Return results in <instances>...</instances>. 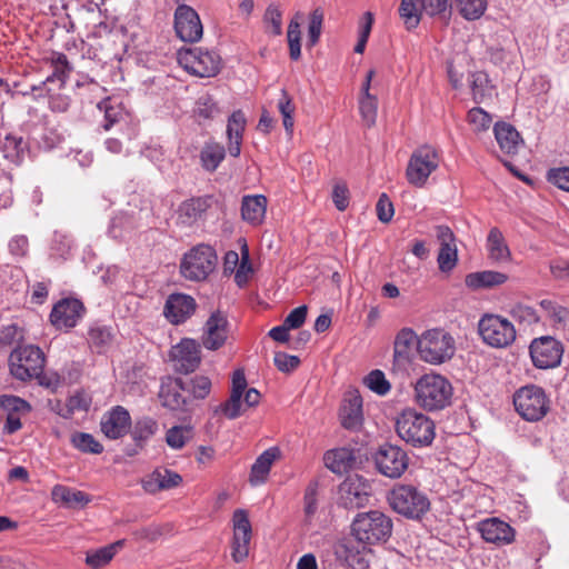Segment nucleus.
I'll return each mask as SVG.
<instances>
[{"label":"nucleus","mask_w":569,"mask_h":569,"mask_svg":"<svg viewBox=\"0 0 569 569\" xmlns=\"http://www.w3.org/2000/svg\"><path fill=\"white\" fill-rule=\"evenodd\" d=\"M174 30L184 42H197L203 34L202 23L194 9L180 4L174 12Z\"/></svg>","instance_id":"nucleus-15"},{"label":"nucleus","mask_w":569,"mask_h":569,"mask_svg":"<svg viewBox=\"0 0 569 569\" xmlns=\"http://www.w3.org/2000/svg\"><path fill=\"white\" fill-rule=\"evenodd\" d=\"M184 387L191 401L192 399H204L210 392L211 382L207 377L197 376L192 379H186Z\"/></svg>","instance_id":"nucleus-50"},{"label":"nucleus","mask_w":569,"mask_h":569,"mask_svg":"<svg viewBox=\"0 0 569 569\" xmlns=\"http://www.w3.org/2000/svg\"><path fill=\"white\" fill-rule=\"evenodd\" d=\"M370 485L367 479L353 475L347 477L339 486V502L345 508H361L368 502Z\"/></svg>","instance_id":"nucleus-13"},{"label":"nucleus","mask_w":569,"mask_h":569,"mask_svg":"<svg viewBox=\"0 0 569 569\" xmlns=\"http://www.w3.org/2000/svg\"><path fill=\"white\" fill-rule=\"evenodd\" d=\"M30 406L16 396H0V423L4 427H21L22 417L29 413Z\"/></svg>","instance_id":"nucleus-24"},{"label":"nucleus","mask_w":569,"mask_h":569,"mask_svg":"<svg viewBox=\"0 0 569 569\" xmlns=\"http://www.w3.org/2000/svg\"><path fill=\"white\" fill-rule=\"evenodd\" d=\"M481 537L497 546L509 545L515 540V529L498 518H488L478 523Z\"/></svg>","instance_id":"nucleus-21"},{"label":"nucleus","mask_w":569,"mask_h":569,"mask_svg":"<svg viewBox=\"0 0 569 569\" xmlns=\"http://www.w3.org/2000/svg\"><path fill=\"white\" fill-rule=\"evenodd\" d=\"M194 112L199 118L213 119L220 110L211 96L203 94L197 100Z\"/></svg>","instance_id":"nucleus-59"},{"label":"nucleus","mask_w":569,"mask_h":569,"mask_svg":"<svg viewBox=\"0 0 569 569\" xmlns=\"http://www.w3.org/2000/svg\"><path fill=\"white\" fill-rule=\"evenodd\" d=\"M438 151L431 146L417 148L408 162L406 178L415 187L421 188L426 184L430 174L439 167Z\"/></svg>","instance_id":"nucleus-9"},{"label":"nucleus","mask_w":569,"mask_h":569,"mask_svg":"<svg viewBox=\"0 0 569 569\" xmlns=\"http://www.w3.org/2000/svg\"><path fill=\"white\" fill-rule=\"evenodd\" d=\"M0 150L6 159L18 163L23 158L24 151L27 150V143L21 137L9 133L0 142Z\"/></svg>","instance_id":"nucleus-37"},{"label":"nucleus","mask_w":569,"mask_h":569,"mask_svg":"<svg viewBox=\"0 0 569 569\" xmlns=\"http://www.w3.org/2000/svg\"><path fill=\"white\" fill-rule=\"evenodd\" d=\"M508 280V276L503 272L493 270H483L471 272L466 276V286L473 290L492 289L502 286Z\"/></svg>","instance_id":"nucleus-29"},{"label":"nucleus","mask_w":569,"mask_h":569,"mask_svg":"<svg viewBox=\"0 0 569 569\" xmlns=\"http://www.w3.org/2000/svg\"><path fill=\"white\" fill-rule=\"evenodd\" d=\"M278 109L282 116L283 127H284L286 131L288 133H292L293 124H295L293 117H292V114L295 112V106H293L291 99L289 98L288 93L284 90L281 91V98L278 101Z\"/></svg>","instance_id":"nucleus-58"},{"label":"nucleus","mask_w":569,"mask_h":569,"mask_svg":"<svg viewBox=\"0 0 569 569\" xmlns=\"http://www.w3.org/2000/svg\"><path fill=\"white\" fill-rule=\"evenodd\" d=\"M233 538L232 559L236 562L243 561L249 555V545L252 536V528L248 513L243 509H237L232 516Z\"/></svg>","instance_id":"nucleus-14"},{"label":"nucleus","mask_w":569,"mask_h":569,"mask_svg":"<svg viewBox=\"0 0 569 569\" xmlns=\"http://www.w3.org/2000/svg\"><path fill=\"white\" fill-rule=\"evenodd\" d=\"M52 73L48 76L47 81L51 82L58 80L63 86L69 78L72 67L69 63L67 56L60 52H52L49 58Z\"/></svg>","instance_id":"nucleus-40"},{"label":"nucleus","mask_w":569,"mask_h":569,"mask_svg":"<svg viewBox=\"0 0 569 569\" xmlns=\"http://www.w3.org/2000/svg\"><path fill=\"white\" fill-rule=\"evenodd\" d=\"M455 352L453 337L442 329H430L419 337L418 353L425 362L441 365L450 360Z\"/></svg>","instance_id":"nucleus-3"},{"label":"nucleus","mask_w":569,"mask_h":569,"mask_svg":"<svg viewBox=\"0 0 569 569\" xmlns=\"http://www.w3.org/2000/svg\"><path fill=\"white\" fill-rule=\"evenodd\" d=\"M390 507L398 513L411 518H421L430 507L427 496L410 485H397L388 495Z\"/></svg>","instance_id":"nucleus-5"},{"label":"nucleus","mask_w":569,"mask_h":569,"mask_svg":"<svg viewBox=\"0 0 569 569\" xmlns=\"http://www.w3.org/2000/svg\"><path fill=\"white\" fill-rule=\"evenodd\" d=\"M355 461V452L348 448L328 450L323 456L325 466L338 475L347 472L352 467Z\"/></svg>","instance_id":"nucleus-34"},{"label":"nucleus","mask_w":569,"mask_h":569,"mask_svg":"<svg viewBox=\"0 0 569 569\" xmlns=\"http://www.w3.org/2000/svg\"><path fill=\"white\" fill-rule=\"evenodd\" d=\"M473 100L477 103L483 102L492 96L493 87L490 83L486 72L477 71L471 74L470 79Z\"/></svg>","instance_id":"nucleus-42"},{"label":"nucleus","mask_w":569,"mask_h":569,"mask_svg":"<svg viewBox=\"0 0 569 569\" xmlns=\"http://www.w3.org/2000/svg\"><path fill=\"white\" fill-rule=\"evenodd\" d=\"M226 150L223 146L219 143H207L201 152H200V160L202 163V167L208 171H214L221 161L224 159Z\"/></svg>","instance_id":"nucleus-43"},{"label":"nucleus","mask_w":569,"mask_h":569,"mask_svg":"<svg viewBox=\"0 0 569 569\" xmlns=\"http://www.w3.org/2000/svg\"><path fill=\"white\" fill-rule=\"evenodd\" d=\"M529 352L535 367L552 369L561 363L563 346L553 337L543 336L531 341Z\"/></svg>","instance_id":"nucleus-11"},{"label":"nucleus","mask_w":569,"mask_h":569,"mask_svg":"<svg viewBox=\"0 0 569 569\" xmlns=\"http://www.w3.org/2000/svg\"><path fill=\"white\" fill-rule=\"evenodd\" d=\"M415 398L423 409L441 410L451 402L452 386L441 375L426 373L415 383Z\"/></svg>","instance_id":"nucleus-2"},{"label":"nucleus","mask_w":569,"mask_h":569,"mask_svg":"<svg viewBox=\"0 0 569 569\" xmlns=\"http://www.w3.org/2000/svg\"><path fill=\"white\" fill-rule=\"evenodd\" d=\"M229 322L227 317L220 312H212L204 323L202 346L211 351L220 349L228 338Z\"/></svg>","instance_id":"nucleus-18"},{"label":"nucleus","mask_w":569,"mask_h":569,"mask_svg":"<svg viewBox=\"0 0 569 569\" xmlns=\"http://www.w3.org/2000/svg\"><path fill=\"white\" fill-rule=\"evenodd\" d=\"M419 337L410 328L401 329L395 339L393 359L398 365H407L410 361L413 346L418 347Z\"/></svg>","instance_id":"nucleus-33"},{"label":"nucleus","mask_w":569,"mask_h":569,"mask_svg":"<svg viewBox=\"0 0 569 569\" xmlns=\"http://www.w3.org/2000/svg\"><path fill=\"white\" fill-rule=\"evenodd\" d=\"M182 482V477L170 469L159 468L142 481L143 489L149 493H156L161 490H169L178 487Z\"/></svg>","instance_id":"nucleus-25"},{"label":"nucleus","mask_w":569,"mask_h":569,"mask_svg":"<svg viewBox=\"0 0 569 569\" xmlns=\"http://www.w3.org/2000/svg\"><path fill=\"white\" fill-rule=\"evenodd\" d=\"M493 132L500 150L506 154H516L523 143L520 133L510 123L497 122Z\"/></svg>","instance_id":"nucleus-27"},{"label":"nucleus","mask_w":569,"mask_h":569,"mask_svg":"<svg viewBox=\"0 0 569 569\" xmlns=\"http://www.w3.org/2000/svg\"><path fill=\"white\" fill-rule=\"evenodd\" d=\"M178 62L189 73L206 78L219 72L221 59L216 51L188 48L178 51Z\"/></svg>","instance_id":"nucleus-8"},{"label":"nucleus","mask_w":569,"mask_h":569,"mask_svg":"<svg viewBox=\"0 0 569 569\" xmlns=\"http://www.w3.org/2000/svg\"><path fill=\"white\" fill-rule=\"evenodd\" d=\"M318 482L311 481L305 491L303 496V512L305 520L310 522L318 509Z\"/></svg>","instance_id":"nucleus-56"},{"label":"nucleus","mask_w":569,"mask_h":569,"mask_svg":"<svg viewBox=\"0 0 569 569\" xmlns=\"http://www.w3.org/2000/svg\"><path fill=\"white\" fill-rule=\"evenodd\" d=\"M351 532L361 550H370V546L386 542L392 533V520L379 510L358 513L351 525Z\"/></svg>","instance_id":"nucleus-1"},{"label":"nucleus","mask_w":569,"mask_h":569,"mask_svg":"<svg viewBox=\"0 0 569 569\" xmlns=\"http://www.w3.org/2000/svg\"><path fill=\"white\" fill-rule=\"evenodd\" d=\"M483 342L492 348H506L516 340V329L506 318L498 315H485L478 323Z\"/></svg>","instance_id":"nucleus-10"},{"label":"nucleus","mask_w":569,"mask_h":569,"mask_svg":"<svg viewBox=\"0 0 569 569\" xmlns=\"http://www.w3.org/2000/svg\"><path fill=\"white\" fill-rule=\"evenodd\" d=\"M302 14L297 12L295 18H292L289 22L287 30V41L289 47V56L291 60H299L301 57V32H300V19Z\"/></svg>","instance_id":"nucleus-44"},{"label":"nucleus","mask_w":569,"mask_h":569,"mask_svg":"<svg viewBox=\"0 0 569 569\" xmlns=\"http://www.w3.org/2000/svg\"><path fill=\"white\" fill-rule=\"evenodd\" d=\"M246 126V118L242 111L237 110L232 112L228 120L227 133L229 140L242 139V132Z\"/></svg>","instance_id":"nucleus-61"},{"label":"nucleus","mask_w":569,"mask_h":569,"mask_svg":"<svg viewBox=\"0 0 569 569\" xmlns=\"http://www.w3.org/2000/svg\"><path fill=\"white\" fill-rule=\"evenodd\" d=\"M460 14L467 20L479 19L487 9V0H456Z\"/></svg>","instance_id":"nucleus-53"},{"label":"nucleus","mask_w":569,"mask_h":569,"mask_svg":"<svg viewBox=\"0 0 569 569\" xmlns=\"http://www.w3.org/2000/svg\"><path fill=\"white\" fill-rule=\"evenodd\" d=\"M468 121L473 126L477 131H485L489 129L492 118L481 108H472L468 112Z\"/></svg>","instance_id":"nucleus-62"},{"label":"nucleus","mask_w":569,"mask_h":569,"mask_svg":"<svg viewBox=\"0 0 569 569\" xmlns=\"http://www.w3.org/2000/svg\"><path fill=\"white\" fill-rule=\"evenodd\" d=\"M341 427H359L363 422L362 398L357 392H350L340 408Z\"/></svg>","instance_id":"nucleus-28"},{"label":"nucleus","mask_w":569,"mask_h":569,"mask_svg":"<svg viewBox=\"0 0 569 569\" xmlns=\"http://www.w3.org/2000/svg\"><path fill=\"white\" fill-rule=\"evenodd\" d=\"M373 459L378 471L391 479L400 478L409 466L406 451L393 445L380 446Z\"/></svg>","instance_id":"nucleus-12"},{"label":"nucleus","mask_w":569,"mask_h":569,"mask_svg":"<svg viewBox=\"0 0 569 569\" xmlns=\"http://www.w3.org/2000/svg\"><path fill=\"white\" fill-rule=\"evenodd\" d=\"M184 388V379L167 378L163 380L159 391L162 405L170 410L188 409L191 402Z\"/></svg>","instance_id":"nucleus-20"},{"label":"nucleus","mask_w":569,"mask_h":569,"mask_svg":"<svg viewBox=\"0 0 569 569\" xmlns=\"http://www.w3.org/2000/svg\"><path fill=\"white\" fill-rule=\"evenodd\" d=\"M44 363L43 351L33 345L18 346L9 356L10 373L21 381L40 378Z\"/></svg>","instance_id":"nucleus-4"},{"label":"nucleus","mask_w":569,"mask_h":569,"mask_svg":"<svg viewBox=\"0 0 569 569\" xmlns=\"http://www.w3.org/2000/svg\"><path fill=\"white\" fill-rule=\"evenodd\" d=\"M51 498L54 502L62 503L68 508H82L91 502V497L84 491L62 485H56L52 488Z\"/></svg>","instance_id":"nucleus-32"},{"label":"nucleus","mask_w":569,"mask_h":569,"mask_svg":"<svg viewBox=\"0 0 569 569\" xmlns=\"http://www.w3.org/2000/svg\"><path fill=\"white\" fill-rule=\"evenodd\" d=\"M363 385L379 396H386L391 389L390 382L387 380L385 373L379 369L369 372L363 378Z\"/></svg>","instance_id":"nucleus-54"},{"label":"nucleus","mask_w":569,"mask_h":569,"mask_svg":"<svg viewBox=\"0 0 569 569\" xmlns=\"http://www.w3.org/2000/svg\"><path fill=\"white\" fill-rule=\"evenodd\" d=\"M436 237L440 243L438 253V266L440 271L450 272L458 262V250L456 246V237L452 230L443 224L437 226Z\"/></svg>","instance_id":"nucleus-19"},{"label":"nucleus","mask_w":569,"mask_h":569,"mask_svg":"<svg viewBox=\"0 0 569 569\" xmlns=\"http://www.w3.org/2000/svg\"><path fill=\"white\" fill-rule=\"evenodd\" d=\"M136 228V221L132 216L119 213L111 219L109 234L113 239H122Z\"/></svg>","instance_id":"nucleus-48"},{"label":"nucleus","mask_w":569,"mask_h":569,"mask_svg":"<svg viewBox=\"0 0 569 569\" xmlns=\"http://www.w3.org/2000/svg\"><path fill=\"white\" fill-rule=\"evenodd\" d=\"M268 200L263 194L244 196L241 202V217L252 226L262 223Z\"/></svg>","instance_id":"nucleus-31"},{"label":"nucleus","mask_w":569,"mask_h":569,"mask_svg":"<svg viewBox=\"0 0 569 569\" xmlns=\"http://www.w3.org/2000/svg\"><path fill=\"white\" fill-rule=\"evenodd\" d=\"M266 32L272 36L282 33V11L278 4L271 3L267 7L263 14Z\"/></svg>","instance_id":"nucleus-51"},{"label":"nucleus","mask_w":569,"mask_h":569,"mask_svg":"<svg viewBox=\"0 0 569 569\" xmlns=\"http://www.w3.org/2000/svg\"><path fill=\"white\" fill-rule=\"evenodd\" d=\"M323 18V11L320 8H316L310 13L308 24V44L310 47L316 46L320 39L322 32Z\"/></svg>","instance_id":"nucleus-55"},{"label":"nucleus","mask_w":569,"mask_h":569,"mask_svg":"<svg viewBox=\"0 0 569 569\" xmlns=\"http://www.w3.org/2000/svg\"><path fill=\"white\" fill-rule=\"evenodd\" d=\"M197 310L193 297L186 293H171L168 296L162 315L173 326L184 323Z\"/></svg>","instance_id":"nucleus-16"},{"label":"nucleus","mask_w":569,"mask_h":569,"mask_svg":"<svg viewBox=\"0 0 569 569\" xmlns=\"http://www.w3.org/2000/svg\"><path fill=\"white\" fill-rule=\"evenodd\" d=\"M114 557V546H106L98 550L87 552L86 562L93 569L107 565Z\"/></svg>","instance_id":"nucleus-57"},{"label":"nucleus","mask_w":569,"mask_h":569,"mask_svg":"<svg viewBox=\"0 0 569 569\" xmlns=\"http://www.w3.org/2000/svg\"><path fill=\"white\" fill-rule=\"evenodd\" d=\"M83 305L78 299H63L59 301L50 313V320L57 328H72L81 318Z\"/></svg>","instance_id":"nucleus-22"},{"label":"nucleus","mask_w":569,"mask_h":569,"mask_svg":"<svg viewBox=\"0 0 569 569\" xmlns=\"http://www.w3.org/2000/svg\"><path fill=\"white\" fill-rule=\"evenodd\" d=\"M102 431L110 440L123 439L129 436L134 443L126 446L124 451L130 457L137 455L152 435V429H102Z\"/></svg>","instance_id":"nucleus-30"},{"label":"nucleus","mask_w":569,"mask_h":569,"mask_svg":"<svg viewBox=\"0 0 569 569\" xmlns=\"http://www.w3.org/2000/svg\"><path fill=\"white\" fill-rule=\"evenodd\" d=\"M548 180L561 190L569 192V167L551 169Z\"/></svg>","instance_id":"nucleus-64"},{"label":"nucleus","mask_w":569,"mask_h":569,"mask_svg":"<svg viewBox=\"0 0 569 569\" xmlns=\"http://www.w3.org/2000/svg\"><path fill=\"white\" fill-rule=\"evenodd\" d=\"M130 412L122 406H114L101 418L100 427H131Z\"/></svg>","instance_id":"nucleus-46"},{"label":"nucleus","mask_w":569,"mask_h":569,"mask_svg":"<svg viewBox=\"0 0 569 569\" xmlns=\"http://www.w3.org/2000/svg\"><path fill=\"white\" fill-rule=\"evenodd\" d=\"M23 340V330L17 325L4 326L0 330V345L11 346Z\"/></svg>","instance_id":"nucleus-63"},{"label":"nucleus","mask_w":569,"mask_h":569,"mask_svg":"<svg viewBox=\"0 0 569 569\" xmlns=\"http://www.w3.org/2000/svg\"><path fill=\"white\" fill-rule=\"evenodd\" d=\"M70 441L72 446L83 453L99 455L103 451V446L86 432H73Z\"/></svg>","instance_id":"nucleus-47"},{"label":"nucleus","mask_w":569,"mask_h":569,"mask_svg":"<svg viewBox=\"0 0 569 569\" xmlns=\"http://www.w3.org/2000/svg\"><path fill=\"white\" fill-rule=\"evenodd\" d=\"M377 108L378 102L373 96L367 94L361 97L359 102V110L362 120L366 122L368 127H371L376 122Z\"/></svg>","instance_id":"nucleus-60"},{"label":"nucleus","mask_w":569,"mask_h":569,"mask_svg":"<svg viewBox=\"0 0 569 569\" xmlns=\"http://www.w3.org/2000/svg\"><path fill=\"white\" fill-rule=\"evenodd\" d=\"M398 11L406 28L412 30L420 23L425 8L421 0H401Z\"/></svg>","instance_id":"nucleus-36"},{"label":"nucleus","mask_w":569,"mask_h":569,"mask_svg":"<svg viewBox=\"0 0 569 569\" xmlns=\"http://www.w3.org/2000/svg\"><path fill=\"white\" fill-rule=\"evenodd\" d=\"M244 412V407L242 402V397L230 393V397L227 401L219 405L213 413L217 418H228L234 419L241 416Z\"/></svg>","instance_id":"nucleus-49"},{"label":"nucleus","mask_w":569,"mask_h":569,"mask_svg":"<svg viewBox=\"0 0 569 569\" xmlns=\"http://www.w3.org/2000/svg\"><path fill=\"white\" fill-rule=\"evenodd\" d=\"M98 109L103 113L101 127L108 131L123 118L120 104L111 98H106L98 103Z\"/></svg>","instance_id":"nucleus-39"},{"label":"nucleus","mask_w":569,"mask_h":569,"mask_svg":"<svg viewBox=\"0 0 569 569\" xmlns=\"http://www.w3.org/2000/svg\"><path fill=\"white\" fill-rule=\"evenodd\" d=\"M170 358L176 371L186 375L192 372L201 361L200 346L193 339H182L171 348Z\"/></svg>","instance_id":"nucleus-17"},{"label":"nucleus","mask_w":569,"mask_h":569,"mask_svg":"<svg viewBox=\"0 0 569 569\" xmlns=\"http://www.w3.org/2000/svg\"><path fill=\"white\" fill-rule=\"evenodd\" d=\"M217 253L208 244H198L183 254L180 262L181 276L190 281H202L214 270Z\"/></svg>","instance_id":"nucleus-6"},{"label":"nucleus","mask_w":569,"mask_h":569,"mask_svg":"<svg viewBox=\"0 0 569 569\" xmlns=\"http://www.w3.org/2000/svg\"><path fill=\"white\" fill-rule=\"evenodd\" d=\"M395 427H433L430 419L415 408L406 407L395 417Z\"/></svg>","instance_id":"nucleus-38"},{"label":"nucleus","mask_w":569,"mask_h":569,"mask_svg":"<svg viewBox=\"0 0 569 569\" xmlns=\"http://www.w3.org/2000/svg\"><path fill=\"white\" fill-rule=\"evenodd\" d=\"M112 339V331L107 326L96 325L90 328L88 333V341L91 348H94L99 353L103 352L110 346Z\"/></svg>","instance_id":"nucleus-45"},{"label":"nucleus","mask_w":569,"mask_h":569,"mask_svg":"<svg viewBox=\"0 0 569 569\" xmlns=\"http://www.w3.org/2000/svg\"><path fill=\"white\" fill-rule=\"evenodd\" d=\"M398 436L412 447L430 446L435 439V429H396Z\"/></svg>","instance_id":"nucleus-41"},{"label":"nucleus","mask_w":569,"mask_h":569,"mask_svg":"<svg viewBox=\"0 0 569 569\" xmlns=\"http://www.w3.org/2000/svg\"><path fill=\"white\" fill-rule=\"evenodd\" d=\"M517 412L529 422L541 420L550 409V400L545 390L536 385L521 387L513 395Z\"/></svg>","instance_id":"nucleus-7"},{"label":"nucleus","mask_w":569,"mask_h":569,"mask_svg":"<svg viewBox=\"0 0 569 569\" xmlns=\"http://www.w3.org/2000/svg\"><path fill=\"white\" fill-rule=\"evenodd\" d=\"M280 450L278 447H271L264 450L251 466L249 482L251 486H260L268 479L271 466L280 458Z\"/></svg>","instance_id":"nucleus-26"},{"label":"nucleus","mask_w":569,"mask_h":569,"mask_svg":"<svg viewBox=\"0 0 569 569\" xmlns=\"http://www.w3.org/2000/svg\"><path fill=\"white\" fill-rule=\"evenodd\" d=\"M540 307L555 326L565 327L569 322V309L551 300H541Z\"/></svg>","instance_id":"nucleus-52"},{"label":"nucleus","mask_w":569,"mask_h":569,"mask_svg":"<svg viewBox=\"0 0 569 569\" xmlns=\"http://www.w3.org/2000/svg\"><path fill=\"white\" fill-rule=\"evenodd\" d=\"M212 197H197L183 201L178 209L177 222L182 227H192L202 220L212 204Z\"/></svg>","instance_id":"nucleus-23"},{"label":"nucleus","mask_w":569,"mask_h":569,"mask_svg":"<svg viewBox=\"0 0 569 569\" xmlns=\"http://www.w3.org/2000/svg\"><path fill=\"white\" fill-rule=\"evenodd\" d=\"M489 258L496 262H506L510 259V250L498 228H492L487 237Z\"/></svg>","instance_id":"nucleus-35"}]
</instances>
